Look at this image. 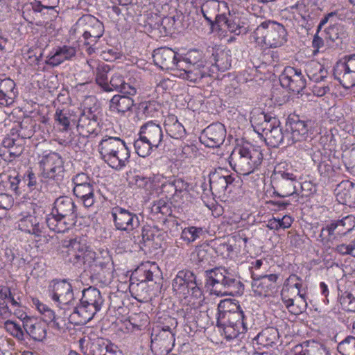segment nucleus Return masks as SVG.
Returning <instances> with one entry per match:
<instances>
[{
	"mask_svg": "<svg viewBox=\"0 0 355 355\" xmlns=\"http://www.w3.org/2000/svg\"><path fill=\"white\" fill-rule=\"evenodd\" d=\"M105 298L99 289L89 286L82 291L79 304L69 313V320L75 325H83L94 318L104 305Z\"/></svg>",
	"mask_w": 355,
	"mask_h": 355,
	"instance_id": "nucleus-1",
	"label": "nucleus"
},
{
	"mask_svg": "<svg viewBox=\"0 0 355 355\" xmlns=\"http://www.w3.org/2000/svg\"><path fill=\"white\" fill-rule=\"evenodd\" d=\"M206 286L211 293L216 296H234L243 293L244 285L239 277L225 268H214L207 270Z\"/></svg>",
	"mask_w": 355,
	"mask_h": 355,
	"instance_id": "nucleus-2",
	"label": "nucleus"
},
{
	"mask_svg": "<svg viewBox=\"0 0 355 355\" xmlns=\"http://www.w3.org/2000/svg\"><path fill=\"white\" fill-rule=\"evenodd\" d=\"M263 160L261 151L251 144L237 146L230 156L229 163L237 173L248 175L261 165Z\"/></svg>",
	"mask_w": 355,
	"mask_h": 355,
	"instance_id": "nucleus-3",
	"label": "nucleus"
},
{
	"mask_svg": "<svg viewBox=\"0 0 355 355\" xmlns=\"http://www.w3.org/2000/svg\"><path fill=\"white\" fill-rule=\"evenodd\" d=\"M101 158L112 168L119 171L129 162L130 152L125 141L119 137L102 139L98 145Z\"/></svg>",
	"mask_w": 355,
	"mask_h": 355,
	"instance_id": "nucleus-4",
	"label": "nucleus"
},
{
	"mask_svg": "<svg viewBox=\"0 0 355 355\" xmlns=\"http://www.w3.org/2000/svg\"><path fill=\"white\" fill-rule=\"evenodd\" d=\"M164 132L160 124L154 121L144 123L139 129V138L134 141L135 152L141 157L148 156L164 143Z\"/></svg>",
	"mask_w": 355,
	"mask_h": 355,
	"instance_id": "nucleus-5",
	"label": "nucleus"
},
{
	"mask_svg": "<svg viewBox=\"0 0 355 355\" xmlns=\"http://www.w3.org/2000/svg\"><path fill=\"white\" fill-rule=\"evenodd\" d=\"M208 62L204 60L201 51L191 49L184 56L180 55L178 70L183 71L186 78L193 83H199L202 79L209 77Z\"/></svg>",
	"mask_w": 355,
	"mask_h": 355,
	"instance_id": "nucleus-6",
	"label": "nucleus"
},
{
	"mask_svg": "<svg viewBox=\"0 0 355 355\" xmlns=\"http://www.w3.org/2000/svg\"><path fill=\"white\" fill-rule=\"evenodd\" d=\"M216 326L223 329L227 340H232L243 334L251 327V313H245L242 309L217 318Z\"/></svg>",
	"mask_w": 355,
	"mask_h": 355,
	"instance_id": "nucleus-7",
	"label": "nucleus"
},
{
	"mask_svg": "<svg viewBox=\"0 0 355 355\" xmlns=\"http://www.w3.org/2000/svg\"><path fill=\"white\" fill-rule=\"evenodd\" d=\"M174 292L184 297L191 296L193 299H204L202 282L197 279L194 272L190 270H179L172 282Z\"/></svg>",
	"mask_w": 355,
	"mask_h": 355,
	"instance_id": "nucleus-8",
	"label": "nucleus"
},
{
	"mask_svg": "<svg viewBox=\"0 0 355 355\" xmlns=\"http://www.w3.org/2000/svg\"><path fill=\"white\" fill-rule=\"evenodd\" d=\"M75 35H81L85 45L95 44L105 31L103 24L92 15H83L72 26Z\"/></svg>",
	"mask_w": 355,
	"mask_h": 355,
	"instance_id": "nucleus-9",
	"label": "nucleus"
},
{
	"mask_svg": "<svg viewBox=\"0 0 355 355\" xmlns=\"http://www.w3.org/2000/svg\"><path fill=\"white\" fill-rule=\"evenodd\" d=\"M40 164L42 178L53 180L58 185L63 180L65 174L64 162L58 153H51L44 156Z\"/></svg>",
	"mask_w": 355,
	"mask_h": 355,
	"instance_id": "nucleus-10",
	"label": "nucleus"
},
{
	"mask_svg": "<svg viewBox=\"0 0 355 355\" xmlns=\"http://www.w3.org/2000/svg\"><path fill=\"white\" fill-rule=\"evenodd\" d=\"M257 33H261L266 45L270 48L282 46L287 41V32L284 26L276 21L262 22L257 28Z\"/></svg>",
	"mask_w": 355,
	"mask_h": 355,
	"instance_id": "nucleus-11",
	"label": "nucleus"
},
{
	"mask_svg": "<svg viewBox=\"0 0 355 355\" xmlns=\"http://www.w3.org/2000/svg\"><path fill=\"white\" fill-rule=\"evenodd\" d=\"M49 296L64 309V317L69 315V306L74 300L72 286L66 280H53L49 286Z\"/></svg>",
	"mask_w": 355,
	"mask_h": 355,
	"instance_id": "nucleus-12",
	"label": "nucleus"
},
{
	"mask_svg": "<svg viewBox=\"0 0 355 355\" xmlns=\"http://www.w3.org/2000/svg\"><path fill=\"white\" fill-rule=\"evenodd\" d=\"M355 227V218L352 215L342 219L332 220L325 228L321 230L320 238L322 241H331L338 237L345 236Z\"/></svg>",
	"mask_w": 355,
	"mask_h": 355,
	"instance_id": "nucleus-13",
	"label": "nucleus"
},
{
	"mask_svg": "<svg viewBox=\"0 0 355 355\" xmlns=\"http://www.w3.org/2000/svg\"><path fill=\"white\" fill-rule=\"evenodd\" d=\"M297 184H299V182L296 176L288 172H276L271 177L273 194L280 198L293 195L297 191Z\"/></svg>",
	"mask_w": 355,
	"mask_h": 355,
	"instance_id": "nucleus-14",
	"label": "nucleus"
},
{
	"mask_svg": "<svg viewBox=\"0 0 355 355\" xmlns=\"http://www.w3.org/2000/svg\"><path fill=\"white\" fill-rule=\"evenodd\" d=\"M111 215L116 230L133 234L140 227L137 214L125 208L116 206L112 209Z\"/></svg>",
	"mask_w": 355,
	"mask_h": 355,
	"instance_id": "nucleus-15",
	"label": "nucleus"
},
{
	"mask_svg": "<svg viewBox=\"0 0 355 355\" xmlns=\"http://www.w3.org/2000/svg\"><path fill=\"white\" fill-rule=\"evenodd\" d=\"M150 339L152 349H159L162 353H168L175 344V334L168 326H157L153 329Z\"/></svg>",
	"mask_w": 355,
	"mask_h": 355,
	"instance_id": "nucleus-16",
	"label": "nucleus"
},
{
	"mask_svg": "<svg viewBox=\"0 0 355 355\" xmlns=\"http://www.w3.org/2000/svg\"><path fill=\"white\" fill-rule=\"evenodd\" d=\"M209 178L210 190L215 196H221L226 192L231 193L235 187V178L221 169L211 173Z\"/></svg>",
	"mask_w": 355,
	"mask_h": 355,
	"instance_id": "nucleus-17",
	"label": "nucleus"
},
{
	"mask_svg": "<svg viewBox=\"0 0 355 355\" xmlns=\"http://www.w3.org/2000/svg\"><path fill=\"white\" fill-rule=\"evenodd\" d=\"M226 137V129L221 123H214L205 128L199 137L200 141L208 148H218Z\"/></svg>",
	"mask_w": 355,
	"mask_h": 355,
	"instance_id": "nucleus-18",
	"label": "nucleus"
},
{
	"mask_svg": "<svg viewBox=\"0 0 355 355\" xmlns=\"http://www.w3.org/2000/svg\"><path fill=\"white\" fill-rule=\"evenodd\" d=\"M100 111L98 108L85 107L78 119L77 128L82 135L98 134Z\"/></svg>",
	"mask_w": 355,
	"mask_h": 355,
	"instance_id": "nucleus-19",
	"label": "nucleus"
},
{
	"mask_svg": "<svg viewBox=\"0 0 355 355\" xmlns=\"http://www.w3.org/2000/svg\"><path fill=\"white\" fill-rule=\"evenodd\" d=\"M279 82L282 87L297 94H300L306 86V80L301 71L292 67L284 69L279 76Z\"/></svg>",
	"mask_w": 355,
	"mask_h": 355,
	"instance_id": "nucleus-20",
	"label": "nucleus"
},
{
	"mask_svg": "<svg viewBox=\"0 0 355 355\" xmlns=\"http://www.w3.org/2000/svg\"><path fill=\"white\" fill-rule=\"evenodd\" d=\"M153 58L155 64L162 69H178V63L180 59V55L171 48L163 47L155 50L153 54Z\"/></svg>",
	"mask_w": 355,
	"mask_h": 355,
	"instance_id": "nucleus-21",
	"label": "nucleus"
},
{
	"mask_svg": "<svg viewBox=\"0 0 355 355\" xmlns=\"http://www.w3.org/2000/svg\"><path fill=\"white\" fill-rule=\"evenodd\" d=\"M211 63L208 62V69H209V77L214 76L218 71H225L231 67L232 58L230 50L222 48L213 49Z\"/></svg>",
	"mask_w": 355,
	"mask_h": 355,
	"instance_id": "nucleus-22",
	"label": "nucleus"
},
{
	"mask_svg": "<svg viewBox=\"0 0 355 355\" xmlns=\"http://www.w3.org/2000/svg\"><path fill=\"white\" fill-rule=\"evenodd\" d=\"M287 128L291 130L294 135V137L300 143L298 145L299 148L304 151H309L311 146V140H307L309 137V128L306 123L300 120L297 117L288 118L287 121Z\"/></svg>",
	"mask_w": 355,
	"mask_h": 355,
	"instance_id": "nucleus-23",
	"label": "nucleus"
},
{
	"mask_svg": "<svg viewBox=\"0 0 355 355\" xmlns=\"http://www.w3.org/2000/svg\"><path fill=\"white\" fill-rule=\"evenodd\" d=\"M83 353L85 355H123L116 345L103 339L90 343ZM69 355L80 354L76 351H70Z\"/></svg>",
	"mask_w": 355,
	"mask_h": 355,
	"instance_id": "nucleus-24",
	"label": "nucleus"
},
{
	"mask_svg": "<svg viewBox=\"0 0 355 355\" xmlns=\"http://www.w3.org/2000/svg\"><path fill=\"white\" fill-rule=\"evenodd\" d=\"M19 230L35 236H42V230H44L42 223V218L35 215V212H21L17 221Z\"/></svg>",
	"mask_w": 355,
	"mask_h": 355,
	"instance_id": "nucleus-25",
	"label": "nucleus"
},
{
	"mask_svg": "<svg viewBox=\"0 0 355 355\" xmlns=\"http://www.w3.org/2000/svg\"><path fill=\"white\" fill-rule=\"evenodd\" d=\"M59 3V0H43L40 3H26L22 7V16L26 21L33 19L32 12H42L44 10L50 11L49 20L57 17L58 12L55 8Z\"/></svg>",
	"mask_w": 355,
	"mask_h": 355,
	"instance_id": "nucleus-26",
	"label": "nucleus"
},
{
	"mask_svg": "<svg viewBox=\"0 0 355 355\" xmlns=\"http://www.w3.org/2000/svg\"><path fill=\"white\" fill-rule=\"evenodd\" d=\"M22 322L25 331L34 340L42 341L46 338L48 327L46 322L27 315L23 318Z\"/></svg>",
	"mask_w": 355,
	"mask_h": 355,
	"instance_id": "nucleus-27",
	"label": "nucleus"
},
{
	"mask_svg": "<svg viewBox=\"0 0 355 355\" xmlns=\"http://www.w3.org/2000/svg\"><path fill=\"white\" fill-rule=\"evenodd\" d=\"M76 55L75 47L63 45L54 48L46 57L47 65L57 67L66 60H72Z\"/></svg>",
	"mask_w": 355,
	"mask_h": 355,
	"instance_id": "nucleus-28",
	"label": "nucleus"
},
{
	"mask_svg": "<svg viewBox=\"0 0 355 355\" xmlns=\"http://www.w3.org/2000/svg\"><path fill=\"white\" fill-rule=\"evenodd\" d=\"M296 8L299 15L297 32L302 37L309 36L311 29L309 23L311 19V0H299L296 4Z\"/></svg>",
	"mask_w": 355,
	"mask_h": 355,
	"instance_id": "nucleus-29",
	"label": "nucleus"
},
{
	"mask_svg": "<svg viewBox=\"0 0 355 355\" xmlns=\"http://www.w3.org/2000/svg\"><path fill=\"white\" fill-rule=\"evenodd\" d=\"M250 122L254 126V130L262 137H265L266 134L273 130L275 127L280 124L279 119L275 116L260 113L258 115H253Z\"/></svg>",
	"mask_w": 355,
	"mask_h": 355,
	"instance_id": "nucleus-30",
	"label": "nucleus"
},
{
	"mask_svg": "<svg viewBox=\"0 0 355 355\" xmlns=\"http://www.w3.org/2000/svg\"><path fill=\"white\" fill-rule=\"evenodd\" d=\"M337 201L350 207H355V184L345 180L340 182L335 189Z\"/></svg>",
	"mask_w": 355,
	"mask_h": 355,
	"instance_id": "nucleus-31",
	"label": "nucleus"
},
{
	"mask_svg": "<svg viewBox=\"0 0 355 355\" xmlns=\"http://www.w3.org/2000/svg\"><path fill=\"white\" fill-rule=\"evenodd\" d=\"M215 19L218 26L225 25L230 33L236 35L245 34L248 31L247 22L239 17L230 16L227 17L224 15H218Z\"/></svg>",
	"mask_w": 355,
	"mask_h": 355,
	"instance_id": "nucleus-32",
	"label": "nucleus"
},
{
	"mask_svg": "<svg viewBox=\"0 0 355 355\" xmlns=\"http://www.w3.org/2000/svg\"><path fill=\"white\" fill-rule=\"evenodd\" d=\"M19 302L15 298L10 288L0 286V316L4 319L8 318L12 312V309L17 307Z\"/></svg>",
	"mask_w": 355,
	"mask_h": 355,
	"instance_id": "nucleus-33",
	"label": "nucleus"
},
{
	"mask_svg": "<svg viewBox=\"0 0 355 355\" xmlns=\"http://www.w3.org/2000/svg\"><path fill=\"white\" fill-rule=\"evenodd\" d=\"M52 210L59 214L61 217H67V218L76 222L77 207L72 198L68 196L59 197L55 200Z\"/></svg>",
	"mask_w": 355,
	"mask_h": 355,
	"instance_id": "nucleus-34",
	"label": "nucleus"
},
{
	"mask_svg": "<svg viewBox=\"0 0 355 355\" xmlns=\"http://www.w3.org/2000/svg\"><path fill=\"white\" fill-rule=\"evenodd\" d=\"M278 277L275 274L262 276L257 279H254L252 288L254 293L259 296H268L273 293L276 287V281Z\"/></svg>",
	"mask_w": 355,
	"mask_h": 355,
	"instance_id": "nucleus-35",
	"label": "nucleus"
},
{
	"mask_svg": "<svg viewBox=\"0 0 355 355\" xmlns=\"http://www.w3.org/2000/svg\"><path fill=\"white\" fill-rule=\"evenodd\" d=\"M133 96L128 94L114 95L109 101L110 110L121 115L130 111L135 105Z\"/></svg>",
	"mask_w": 355,
	"mask_h": 355,
	"instance_id": "nucleus-36",
	"label": "nucleus"
},
{
	"mask_svg": "<svg viewBox=\"0 0 355 355\" xmlns=\"http://www.w3.org/2000/svg\"><path fill=\"white\" fill-rule=\"evenodd\" d=\"M46 223L51 230L57 233H63L69 230L76 223L67 217H61L59 214L52 210L51 214L46 218Z\"/></svg>",
	"mask_w": 355,
	"mask_h": 355,
	"instance_id": "nucleus-37",
	"label": "nucleus"
},
{
	"mask_svg": "<svg viewBox=\"0 0 355 355\" xmlns=\"http://www.w3.org/2000/svg\"><path fill=\"white\" fill-rule=\"evenodd\" d=\"M73 191L74 195L80 199L85 207L89 208L94 204L96 196L93 184L73 187Z\"/></svg>",
	"mask_w": 355,
	"mask_h": 355,
	"instance_id": "nucleus-38",
	"label": "nucleus"
},
{
	"mask_svg": "<svg viewBox=\"0 0 355 355\" xmlns=\"http://www.w3.org/2000/svg\"><path fill=\"white\" fill-rule=\"evenodd\" d=\"M15 87V83L10 78L0 79V105L8 106L13 103Z\"/></svg>",
	"mask_w": 355,
	"mask_h": 355,
	"instance_id": "nucleus-39",
	"label": "nucleus"
},
{
	"mask_svg": "<svg viewBox=\"0 0 355 355\" xmlns=\"http://www.w3.org/2000/svg\"><path fill=\"white\" fill-rule=\"evenodd\" d=\"M3 176H6L5 184H7L9 190L17 195L25 191L24 178L15 169L8 170Z\"/></svg>",
	"mask_w": 355,
	"mask_h": 355,
	"instance_id": "nucleus-40",
	"label": "nucleus"
},
{
	"mask_svg": "<svg viewBox=\"0 0 355 355\" xmlns=\"http://www.w3.org/2000/svg\"><path fill=\"white\" fill-rule=\"evenodd\" d=\"M334 76L345 89L355 86V72L347 70L342 66L336 64L334 68Z\"/></svg>",
	"mask_w": 355,
	"mask_h": 355,
	"instance_id": "nucleus-41",
	"label": "nucleus"
},
{
	"mask_svg": "<svg viewBox=\"0 0 355 355\" xmlns=\"http://www.w3.org/2000/svg\"><path fill=\"white\" fill-rule=\"evenodd\" d=\"M109 85L112 89L121 94H128L130 95H136L137 88L129 83H126L123 77L120 74H114L112 76Z\"/></svg>",
	"mask_w": 355,
	"mask_h": 355,
	"instance_id": "nucleus-42",
	"label": "nucleus"
},
{
	"mask_svg": "<svg viewBox=\"0 0 355 355\" xmlns=\"http://www.w3.org/2000/svg\"><path fill=\"white\" fill-rule=\"evenodd\" d=\"M164 127L168 136L174 139H182L186 135V130L175 116H168L164 121Z\"/></svg>",
	"mask_w": 355,
	"mask_h": 355,
	"instance_id": "nucleus-43",
	"label": "nucleus"
},
{
	"mask_svg": "<svg viewBox=\"0 0 355 355\" xmlns=\"http://www.w3.org/2000/svg\"><path fill=\"white\" fill-rule=\"evenodd\" d=\"M137 272L144 277L141 279V284L148 282H155L159 279L161 272L158 266L155 263L147 262L142 264L137 268Z\"/></svg>",
	"mask_w": 355,
	"mask_h": 355,
	"instance_id": "nucleus-44",
	"label": "nucleus"
},
{
	"mask_svg": "<svg viewBox=\"0 0 355 355\" xmlns=\"http://www.w3.org/2000/svg\"><path fill=\"white\" fill-rule=\"evenodd\" d=\"M173 181L175 188L173 202L180 206V205L183 203L184 200L188 198L192 186L182 178H174Z\"/></svg>",
	"mask_w": 355,
	"mask_h": 355,
	"instance_id": "nucleus-45",
	"label": "nucleus"
},
{
	"mask_svg": "<svg viewBox=\"0 0 355 355\" xmlns=\"http://www.w3.org/2000/svg\"><path fill=\"white\" fill-rule=\"evenodd\" d=\"M63 246L74 252L75 255H83L89 248L85 237L77 236L73 239L64 240Z\"/></svg>",
	"mask_w": 355,
	"mask_h": 355,
	"instance_id": "nucleus-46",
	"label": "nucleus"
},
{
	"mask_svg": "<svg viewBox=\"0 0 355 355\" xmlns=\"http://www.w3.org/2000/svg\"><path fill=\"white\" fill-rule=\"evenodd\" d=\"M213 249L209 245L197 247L192 254V259L200 266L209 263L212 259Z\"/></svg>",
	"mask_w": 355,
	"mask_h": 355,
	"instance_id": "nucleus-47",
	"label": "nucleus"
},
{
	"mask_svg": "<svg viewBox=\"0 0 355 355\" xmlns=\"http://www.w3.org/2000/svg\"><path fill=\"white\" fill-rule=\"evenodd\" d=\"M160 108V104L155 101L141 102L137 107V115L140 119L154 117Z\"/></svg>",
	"mask_w": 355,
	"mask_h": 355,
	"instance_id": "nucleus-48",
	"label": "nucleus"
},
{
	"mask_svg": "<svg viewBox=\"0 0 355 355\" xmlns=\"http://www.w3.org/2000/svg\"><path fill=\"white\" fill-rule=\"evenodd\" d=\"M24 182L25 191H39L42 189V182L44 178L41 177V180H38L36 174L32 168H28L22 175Z\"/></svg>",
	"mask_w": 355,
	"mask_h": 355,
	"instance_id": "nucleus-49",
	"label": "nucleus"
},
{
	"mask_svg": "<svg viewBox=\"0 0 355 355\" xmlns=\"http://www.w3.org/2000/svg\"><path fill=\"white\" fill-rule=\"evenodd\" d=\"M324 35L326 39L336 42V46L341 44L347 36L343 26L340 24L331 26L324 32Z\"/></svg>",
	"mask_w": 355,
	"mask_h": 355,
	"instance_id": "nucleus-50",
	"label": "nucleus"
},
{
	"mask_svg": "<svg viewBox=\"0 0 355 355\" xmlns=\"http://www.w3.org/2000/svg\"><path fill=\"white\" fill-rule=\"evenodd\" d=\"M242 309L239 302L232 299H225L220 300L218 304V317L221 318L224 315L231 313Z\"/></svg>",
	"mask_w": 355,
	"mask_h": 355,
	"instance_id": "nucleus-51",
	"label": "nucleus"
},
{
	"mask_svg": "<svg viewBox=\"0 0 355 355\" xmlns=\"http://www.w3.org/2000/svg\"><path fill=\"white\" fill-rule=\"evenodd\" d=\"M112 264L109 257H103L100 256L95 260L94 264L90 265V270L95 275H101V273L105 275L106 272H110V270L112 269Z\"/></svg>",
	"mask_w": 355,
	"mask_h": 355,
	"instance_id": "nucleus-52",
	"label": "nucleus"
},
{
	"mask_svg": "<svg viewBox=\"0 0 355 355\" xmlns=\"http://www.w3.org/2000/svg\"><path fill=\"white\" fill-rule=\"evenodd\" d=\"M310 182H304L303 183L299 182L297 185L300 186L301 191L298 194L297 201L302 205H304L301 209L302 211L305 213L306 211H309V205L308 203L310 202V196H311V189H310Z\"/></svg>",
	"mask_w": 355,
	"mask_h": 355,
	"instance_id": "nucleus-53",
	"label": "nucleus"
},
{
	"mask_svg": "<svg viewBox=\"0 0 355 355\" xmlns=\"http://www.w3.org/2000/svg\"><path fill=\"white\" fill-rule=\"evenodd\" d=\"M283 138L282 130L278 125L273 130H270V132H268V134H266L264 140L269 146L277 148L282 144Z\"/></svg>",
	"mask_w": 355,
	"mask_h": 355,
	"instance_id": "nucleus-54",
	"label": "nucleus"
},
{
	"mask_svg": "<svg viewBox=\"0 0 355 355\" xmlns=\"http://www.w3.org/2000/svg\"><path fill=\"white\" fill-rule=\"evenodd\" d=\"M337 349L342 355H355V337L347 336L338 343Z\"/></svg>",
	"mask_w": 355,
	"mask_h": 355,
	"instance_id": "nucleus-55",
	"label": "nucleus"
},
{
	"mask_svg": "<svg viewBox=\"0 0 355 355\" xmlns=\"http://www.w3.org/2000/svg\"><path fill=\"white\" fill-rule=\"evenodd\" d=\"M298 284L295 283L293 286H289L284 287L282 293L281 297L282 300H283L285 306L290 309L291 311H293L292 309V307L294 305V300L295 299L291 297L289 295L290 293H295L296 291L297 292V294L300 293V291L298 289Z\"/></svg>",
	"mask_w": 355,
	"mask_h": 355,
	"instance_id": "nucleus-56",
	"label": "nucleus"
},
{
	"mask_svg": "<svg viewBox=\"0 0 355 355\" xmlns=\"http://www.w3.org/2000/svg\"><path fill=\"white\" fill-rule=\"evenodd\" d=\"M4 328L13 337L19 340H24L23 325L8 320L4 322Z\"/></svg>",
	"mask_w": 355,
	"mask_h": 355,
	"instance_id": "nucleus-57",
	"label": "nucleus"
},
{
	"mask_svg": "<svg viewBox=\"0 0 355 355\" xmlns=\"http://www.w3.org/2000/svg\"><path fill=\"white\" fill-rule=\"evenodd\" d=\"M202 232V227H188L182 231L181 238L188 243H191L199 239Z\"/></svg>",
	"mask_w": 355,
	"mask_h": 355,
	"instance_id": "nucleus-58",
	"label": "nucleus"
},
{
	"mask_svg": "<svg viewBox=\"0 0 355 355\" xmlns=\"http://www.w3.org/2000/svg\"><path fill=\"white\" fill-rule=\"evenodd\" d=\"M70 114L68 112L57 109L54 114V119L58 125L62 126V131H67L70 125Z\"/></svg>",
	"mask_w": 355,
	"mask_h": 355,
	"instance_id": "nucleus-59",
	"label": "nucleus"
},
{
	"mask_svg": "<svg viewBox=\"0 0 355 355\" xmlns=\"http://www.w3.org/2000/svg\"><path fill=\"white\" fill-rule=\"evenodd\" d=\"M96 83L101 87L103 91L110 92L112 91V87L109 85L107 82V71L105 68H97V71L96 74Z\"/></svg>",
	"mask_w": 355,
	"mask_h": 355,
	"instance_id": "nucleus-60",
	"label": "nucleus"
},
{
	"mask_svg": "<svg viewBox=\"0 0 355 355\" xmlns=\"http://www.w3.org/2000/svg\"><path fill=\"white\" fill-rule=\"evenodd\" d=\"M130 182L131 184L137 186L138 188L144 189L146 191L151 190L153 185L150 178L141 175H135Z\"/></svg>",
	"mask_w": 355,
	"mask_h": 355,
	"instance_id": "nucleus-61",
	"label": "nucleus"
},
{
	"mask_svg": "<svg viewBox=\"0 0 355 355\" xmlns=\"http://www.w3.org/2000/svg\"><path fill=\"white\" fill-rule=\"evenodd\" d=\"M100 256H97L96 253L91 249L89 247L83 255H75V263H83L90 266L91 264L95 263V260Z\"/></svg>",
	"mask_w": 355,
	"mask_h": 355,
	"instance_id": "nucleus-62",
	"label": "nucleus"
},
{
	"mask_svg": "<svg viewBox=\"0 0 355 355\" xmlns=\"http://www.w3.org/2000/svg\"><path fill=\"white\" fill-rule=\"evenodd\" d=\"M277 334V330L276 329H266L259 334L258 340L261 342L266 341V343H262L263 345H269L275 342Z\"/></svg>",
	"mask_w": 355,
	"mask_h": 355,
	"instance_id": "nucleus-63",
	"label": "nucleus"
},
{
	"mask_svg": "<svg viewBox=\"0 0 355 355\" xmlns=\"http://www.w3.org/2000/svg\"><path fill=\"white\" fill-rule=\"evenodd\" d=\"M340 302L347 311L355 312V297L349 293H345L340 297Z\"/></svg>",
	"mask_w": 355,
	"mask_h": 355,
	"instance_id": "nucleus-64",
	"label": "nucleus"
}]
</instances>
